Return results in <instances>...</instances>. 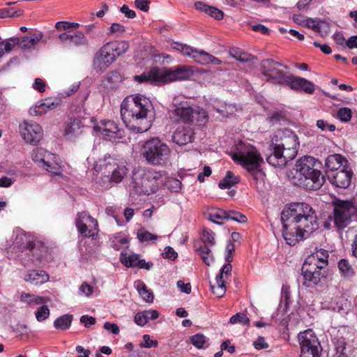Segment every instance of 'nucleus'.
Masks as SVG:
<instances>
[{"instance_id": "obj_1", "label": "nucleus", "mask_w": 357, "mask_h": 357, "mask_svg": "<svg viewBox=\"0 0 357 357\" xmlns=\"http://www.w3.org/2000/svg\"><path fill=\"white\" fill-rule=\"evenodd\" d=\"M283 237L289 245L307 238L319 228L317 215L306 203H295L281 213Z\"/></svg>"}, {"instance_id": "obj_2", "label": "nucleus", "mask_w": 357, "mask_h": 357, "mask_svg": "<svg viewBox=\"0 0 357 357\" xmlns=\"http://www.w3.org/2000/svg\"><path fill=\"white\" fill-rule=\"evenodd\" d=\"M121 115L126 126L136 133L149 130L153 121L152 104L140 95L128 97L123 101Z\"/></svg>"}, {"instance_id": "obj_3", "label": "nucleus", "mask_w": 357, "mask_h": 357, "mask_svg": "<svg viewBox=\"0 0 357 357\" xmlns=\"http://www.w3.org/2000/svg\"><path fill=\"white\" fill-rule=\"evenodd\" d=\"M299 147L297 135L289 130L278 131L272 138L271 153L267 155V162L278 167H284L289 161L294 159Z\"/></svg>"}, {"instance_id": "obj_4", "label": "nucleus", "mask_w": 357, "mask_h": 357, "mask_svg": "<svg viewBox=\"0 0 357 357\" xmlns=\"http://www.w3.org/2000/svg\"><path fill=\"white\" fill-rule=\"evenodd\" d=\"M321 165V162L312 156L305 155L301 158L295 165L296 173L292 177L293 183L307 190L319 189L325 181L319 170Z\"/></svg>"}, {"instance_id": "obj_5", "label": "nucleus", "mask_w": 357, "mask_h": 357, "mask_svg": "<svg viewBox=\"0 0 357 357\" xmlns=\"http://www.w3.org/2000/svg\"><path fill=\"white\" fill-rule=\"evenodd\" d=\"M93 179L103 189H109L114 185L120 183L128 174V169L125 165L117 163L107 162L104 165H96Z\"/></svg>"}, {"instance_id": "obj_6", "label": "nucleus", "mask_w": 357, "mask_h": 357, "mask_svg": "<svg viewBox=\"0 0 357 357\" xmlns=\"http://www.w3.org/2000/svg\"><path fill=\"white\" fill-rule=\"evenodd\" d=\"M161 182V172L138 169L132 174L131 188L137 194L150 195L157 191Z\"/></svg>"}, {"instance_id": "obj_7", "label": "nucleus", "mask_w": 357, "mask_h": 357, "mask_svg": "<svg viewBox=\"0 0 357 357\" xmlns=\"http://www.w3.org/2000/svg\"><path fill=\"white\" fill-rule=\"evenodd\" d=\"M172 151L169 146L158 137L146 141L142 149V155L146 160L153 165H163L167 163Z\"/></svg>"}, {"instance_id": "obj_8", "label": "nucleus", "mask_w": 357, "mask_h": 357, "mask_svg": "<svg viewBox=\"0 0 357 357\" xmlns=\"http://www.w3.org/2000/svg\"><path fill=\"white\" fill-rule=\"evenodd\" d=\"M231 155L235 162L244 166L254 178H257V175L259 174V164L262 158L255 146L240 143L237 146L236 151Z\"/></svg>"}, {"instance_id": "obj_9", "label": "nucleus", "mask_w": 357, "mask_h": 357, "mask_svg": "<svg viewBox=\"0 0 357 357\" xmlns=\"http://www.w3.org/2000/svg\"><path fill=\"white\" fill-rule=\"evenodd\" d=\"M261 73L266 77V81L273 84H287L289 75L282 68L287 67L271 59H264L260 63Z\"/></svg>"}, {"instance_id": "obj_10", "label": "nucleus", "mask_w": 357, "mask_h": 357, "mask_svg": "<svg viewBox=\"0 0 357 357\" xmlns=\"http://www.w3.org/2000/svg\"><path fill=\"white\" fill-rule=\"evenodd\" d=\"M301 349V357H320L322 347L321 343L312 329L301 332L298 335Z\"/></svg>"}, {"instance_id": "obj_11", "label": "nucleus", "mask_w": 357, "mask_h": 357, "mask_svg": "<svg viewBox=\"0 0 357 357\" xmlns=\"http://www.w3.org/2000/svg\"><path fill=\"white\" fill-rule=\"evenodd\" d=\"M173 48L181 52L183 55L190 56L196 63L201 65L218 66L222 61L212 54L204 51L193 49L192 47L179 43H174Z\"/></svg>"}, {"instance_id": "obj_12", "label": "nucleus", "mask_w": 357, "mask_h": 357, "mask_svg": "<svg viewBox=\"0 0 357 357\" xmlns=\"http://www.w3.org/2000/svg\"><path fill=\"white\" fill-rule=\"evenodd\" d=\"M33 160L46 171L54 175L61 173V166L55 161V155L42 148H37L32 151Z\"/></svg>"}, {"instance_id": "obj_13", "label": "nucleus", "mask_w": 357, "mask_h": 357, "mask_svg": "<svg viewBox=\"0 0 357 357\" xmlns=\"http://www.w3.org/2000/svg\"><path fill=\"white\" fill-rule=\"evenodd\" d=\"M173 114L176 121L190 123L194 120L198 121L206 118V112L198 107L190 105L188 102H181L174 109Z\"/></svg>"}, {"instance_id": "obj_14", "label": "nucleus", "mask_w": 357, "mask_h": 357, "mask_svg": "<svg viewBox=\"0 0 357 357\" xmlns=\"http://www.w3.org/2000/svg\"><path fill=\"white\" fill-rule=\"evenodd\" d=\"M356 208L354 205L347 201L337 203L334 208L333 222L338 229L345 228L351 222V217L354 215Z\"/></svg>"}, {"instance_id": "obj_15", "label": "nucleus", "mask_w": 357, "mask_h": 357, "mask_svg": "<svg viewBox=\"0 0 357 357\" xmlns=\"http://www.w3.org/2000/svg\"><path fill=\"white\" fill-rule=\"evenodd\" d=\"M78 231L85 237L96 238L98 233V221L86 211L78 213L75 220Z\"/></svg>"}, {"instance_id": "obj_16", "label": "nucleus", "mask_w": 357, "mask_h": 357, "mask_svg": "<svg viewBox=\"0 0 357 357\" xmlns=\"http://www.w3.org/2000/svg\"><path fill=\"white\" fill-rule=\"evenodd\" d=\"M160 70L162 84L188 79L194 74L192 68L185 65L178 66L174 68H160Z\"/></svg>"}, {"instance_id": "obj_17", "label": "nucleus", "mask_w": 357, "mask_h": 357, "mask_svg": "<svg viewBox=\"0 0 357 357\" xmlns=\"http://www.w3.org/2000/svg\"><path fill=\"white\" fill-rule=\"evenodd\" d=\"M20 133L27 144L37 145L43 136L42 127L36 122L24 121L19 126Z\"/></svg>"}, {"instance_id": "obj_18", "label": "nucleus", "mask_w": 357, "mask_h": 357, "mask_svg": "<svg viewBox=\"0 0 357 357\" xmlns=\"http://www.w3.org/2000/svg\"><path fill=\"white\" fill-rule=\"evenodd\" d=\"M94 130L101 137L112 142L123 138V131L113 121L102 120L93 126Z\"/></svg>"}, {"instance_id": "obj_19", "label": "nucleus", "mask_w": 357, "mask_h": 357, "mask_svg": "<svg viewBox=\"0 0 357 357\" xmlns=\"http://www.w3.org/2000/svg\"><path fill=\"white\" fill-rule=\"evenodd\" d=\"M302 275L304 278L303 284L307 287L318 284L321 279L326 278L325 269H319V265H313L304 262L302 266Z\"/></svg>"}, {"instance_id": "obj_20", "label": "nucleus", "mask_w": 357, "mask_h": 357, "mask_svg": "<svg viewBox=\"0 0 357 357\" xmlns=\"http://www.w3.org/2000/svg\"><path fill=\"white\" fill-rule=\"evenodd\" d=\"M115 60L116 58L107 43L100 50L94 59V69L97 73H102Z\"/></svg>"}, {"instance_id": "obj_21", "label": "nucleus", "mask_w": 357, "mask_h": 357, "mask_svg": "<svg viewBox=\"0 0 357 357\" xmlns=\"http://www.w3.org/2000/svg\"><path fill=\"white\" fill-rule=\"evenodd\" d=\"M59 42L66 46H85L88 45V39L82 31H64L59 34Z\"/></svg>"}, {"instance_id": "obj_22", "label": "nucleus", "mask_w": 357, "mask_h": 357, "mask_svg": "<svg viewBox=\"0 0 357 357\" xmlns=\"http://www.w3.org/2000/svg\"><path fill=\"white\" fill-rule=\"evenodd\" d=\"M286 84L294 90L301 89L310 94H312L314 91V84L312 82L294 75H289Z\"/></svg>"}, {"instance_id": "obj_23", "label": "nucleus", "mask_w": 357, "mask_h": 357, "mask_svg": "<svg viewBox=\"0 0 357 357\" xmlns=\"http://www.w3.org/2000/svg\"><path fill=\"white\" fill-rule=\"evenodd\" d=\"M328 252L326 250L320 248L310 255L304 262L319 265V269H325L328 264Z\"/></svg>"}, {"instance_id": "obj_24", "label": "nucleus", "mask_w": 357, "mask_h": 357, "mask_svg": "<svg viewBox=\"0 0 357 357\" xmlns=\"http://www.w3.org/2000/svg\"><path fill=\"white\" fill-rule=\"evenodd\" d=\"M194 132L190 127L181 126L176 128L172 135V140L179 146H184L192 142Z\"/></svg>"}, {"instance_id": "obj_25", "label": "nucleus", "mask_w": 357, "mask_h": 357, "mask_svg": "<svg viewBox=\"0 0 357 357\" xmlns=\"http://www.w3.org/2000/svg\"><path fill=\"white\" fill-rule=\"evenodd\" d=\"M84 126L79 118L70 119L65 124L64 135L69 139H73L82 133Z\"/></svg>"}, {"instance_id": "obj_26", "label": "nucleus", "mask_w": 357, "mask_h": 357, "mask_svg": "<svg viewBox=\"0 0 357 357\" xmlns=\"http://www.w3.org/2000/svg\"><path fill=\"white\" fill-rule=\"evenodd\" d=\"M134 79L139 83L151 82L156 84H162L160 68L155 67L149 72H144L142 75H135Z\"/></svg>"}, {"instance_id": "obj_27", "label": "nucleus", "mask_w": 357, "mask_h": 357, "mask_svg": "<svg viewBox=\"0 0 357 357\" xmlns=\"http://www.w3.org/2000/svg\"><path fill=\"white\" fill-rule=\"evenodd\" d=\"M330 179L333 185L340 188H347L351 183V173L342 169L337 172Z\"/></svg>"}, {"instance_id": "obj_28", "label": "nucleus", "mask_w": 357, "mask_h": 357, "mask_svg": "<svg viewBox=\"0 0 357 357\" xmlns=\"http://www.w3.org/2000/svg\"><path fill=\"white\" fill-rule=\"evenodd\" d=\"M24 280L32 284L39 285L49 280V275L44 271L32 270L27 272Z\"/></svg>"}, {"instance_id": "obj_29", "label": "nucleus", "mask_w": 357, "mask_h": 357, "mask_svg": "<svg viewBox=\"0 0 357 357\" xmlns=\"http://www.w3.org/2000/svg\"><path fill=\"white\" fill-rule=\"evenodd\" d=\"M48 298L43 296H39L35 294L22 292L20 296L21 302L30 307H34L47 303Z\"/></svg>"}, {"instance_id": "obj_30", "label": "nucleus", "mask_w": 357, "mask_h": 357, "mask_svg": "<svg viewBox=\"0 0 357 357\" xmlns=\"http://www.w3.org/2000/svg\"><path fill=\"white\" fill-rule=\"evenodd\" d=\"M337 267L341 276L346 279H351L356 275V270L348 259H342L338 261Z\"/></svg>"}, {"instance_id": "obj_31", "label": "nucleus", "mask_w": 357, "mask_h": 357, "mask_svg": "<svg viewBox=\"0 0 357 357\" xmlns=\"http://www.w3.org/2000/svg\"><path fill=\"white\" fill-rule=\"evenodd\" d=\"M347 162V160L340 154H333L326 159V167L331 171L338 170Z\"/></svg>"}, {"instance_id": "obj_32", "label": "nucleus", "mask_w": 357, "mask_h": 357, "mask_svg": "<svg viewBox=\"0 0 357 357\" xmlns=\"http://www.w3.org/2000/svg\"><path fill=\"white\" fill-rule=\"evenodd\" d=\"M135 287L144 301L147 303H152L153 301L154 296L153 291L147 288L146 284L142 280L135 281Z\"/></svg>"}, {"instance_id": "obj_33", "label": "nucleus", "mask_w": 357, "mask_h": 357, "mask_svg": "<svg viewBox=\"0 0 357 357\" xmlns=\"http://www.w3.org/2000/svg\"><path fill=\"white\" fill-rule=\"evenodd\" d=\"M108 45L116 59L126 53L129 49V43L126 41L110 42L108 43Z\"/></svg>"}, {"instance_id": "obj_34", "label": "nucleus", "mask_w": 357, "mask_h": 357, "mask_svg": "<svg viewBox=\"0 0 357 357\" xmlns=\"http://www.w3.org/2000/svg\"><path fill=\"white\" fill-rule=\"evenodd\" d=\"M211 289L214 295L218 298L222 297L226 291L225 280H222V276H216L215 282L211 283Z\"/></svg>"}, {"instance_id": "obj_35", "label": "nucleus", "mask_w": 357, "mask_h": 357, "mask_svg": "<svg viewBox=\"0 0 357 357\" xmlns=\"http://www.w3.org/2000/svg\"><path fill=\"white\" fill-rule=\"evenodd\" d=\"M227 211L216 208L213 209L208 213V220L217 225H222L227 220Z\"/></svg>"}, {"instance_id": "obj_36", "label": "nucleus", "mask_w": 357, "mask_h": 357, "mask_svg": "<svg viewBox=\"0 0 357 357\" xmlns=\"http://www.w3.org/2000/svg\"><path fill=\"white\" fill-rule=\"evenodd\" d=\"M120 260L127 267H139L141 262L139 255L136 254L127 255L121 253Z\"/></svg>"}, {"instance_id": "obj_37", "label": "nucleus", "mask_w": 357, "mask_h": 357, "mask_svg": "<svg viewBox=\"0 0 357 357\" xmlns=\"http://www.w3.org/2000/svg\"><path fill=\"white\" fill-rule=\"evenodd\" d=\"M240 179L238 177L235 176L231 172L228 171L227 172L226 176L223 178L222 181H220L219 187L221 189L229 188L231 186H234V185L238 183Z\"/></svg>"}, {"instance_id": "obj_38", "label": "nucleus", "mask_w": 357, "mask_h": 357, "mask_svg": "<svg viewBox=\"0 0 357 357\" xmlns=\"http://www.w3.org/2000/svg\"><path fill=\"white\" fill-rule=\"evenodd\" d=\"M137 237L141 243H155L159 238L158 236L149 232L144 228H141L137 231Z\"/></svg>"}, {"instance_id": "obj_39", "label": "nucleus", "mask_w": 357, "mask_h": 357, "mask_svg": "<svg viewBox=\"0 0 357 357\" xmlns=\"http://www.w3.org/2000/svg\"><path fill=\"white\" fill-rule=\"evenodd\" d=\"M73 315L65 314L59 317L54 321V326L56 329L66 330L68 329L72 323Z\"/></svg>"}, {"instance_id": "obj_40", "label": "nucleus", "mask_w": 357, "mask_h": 357, "mask_svg": "<svg viewBox=\"0 0 357 357\" xmlns=\"http://www.w3.org/2000/svg\"><path fill=\"white\" fill-rule=\"evenodd\" d=\"M216 111L223 117L232 115L237 111L236 105L231 104H221L215 107Z\"/></svg>"}, {"instance_id": "obj_41", "label": "nucleus", "mask_w": 357, "mask_h": 357, "mask_svg": "<svg viewBox=\"0 0 357 357\" xmlns=\"http://www.w3.org/2000/svg\"><path fill=\"white\" fill-rule=\"evenodd\" d=\"M199 256L202 259L203 261L207 266H210L214 261V257L211 252V248L206 247H199L197 250Z\"/></svg>"}, {"instance_id": "obj_42", "label": "nucleus", "mask_w": 357, "mask_h": 357, "mask_svg": "<svg viewBox=\"0 0 357 357\" xmlns=\"http://www.w3.org/2000/svg\"><path fill=\"white\" fill-rule=\"evenodd\" d=\"M215 234L211 230L204 229L202 235V247L211 248L215 245Z\"/></svg>"}, {"instance_id": "obj_43", "label": "nucleus", "mask_w": 357, "mask_h": 357, "mask_svg": "<svg viewBox=\"0 0 357 357\" xmlns=\"http://www.w3.org/2000/svg\"><path fill=\"white\" fill-rule=\"evenodd\" d=\"M48 112V109L45 107L44 102L40 100L38 101L30 107L29 112L31 116H41Z\"/></svg>"}, {"instance_id": "obj_44", "label": "nucleus", "mask_w": 357, "mask_h": 357, "mask_svg": "<svg viewBox=\"0 0 357 357\" xmlns=\"http://www.w3.org/2000/svg\"><path fill=\"white\" fill-rule=\"evenodd\" d=\"M12 43H14V47L19 46L21 49H31V42L29 36L22 38H10Z\"/></svg>"}, {"instance_id": "obj_45", "label": "nucleus", "mask_w": 357, "mask_h": 357, "mask_svg": "<svg viewBox=\"0 0 357 357\" xmlns=\"http://www.w3.org/2000/svg\"><path fill=\"white\" fill-rule=\"evenodd\" d=\"M50 314V311L48 307L44 304L38 307L35 312L36 318L38 321H43L47 319Z\"/></svg>"}, {"instance_id": "obj_46", "label": "nucleus", "mask_w": 357, "mask_h": 357, "mask_svg": "<svg viewBox=\"0 0 357 357\" xmlns=\"http://www.w3.org/2000/svg\"><path fill=\"white\" fill-rule=\"evenodd\" d=\"M229 323L231 324L249 325L250 319L244 313H237L230 318Z\"/></svg>"}, {"instance_id": "obj_47", "label": "nucleus", "mask_w": 357, "mask_h": 357, "mask_svg": "<svg viewBox=\"0 0 357 357\" xmlns=\"http://www.w3.org/2000/svg\"><path fill=\"white\" fill-rule=\"evenodd\" d=\"M227 220H231L239 223H245L247 221V218L245 215L236 211H227Z\"/></svg>"}, {"instance_id": "obj_48", "label": "nucleus", "mask_w": 357, "mask_h": 357, "mask_svg": "<svg viewBox=\"0 0 357 357\" xmlns=\"http://www.w3.org/2000/svg\"><path fill=\"white\" fill-rule=\"evenodd\" d=\"M13 49L14 43H12L10 38L0 42V59L4 54L10 53Z\"/></svg>"}, {"instance_id": "obj_49", "label": "nucleus", "mask_w": 357, "mask_h": 357, "mask_svg": "<svg viewBox=\"0 0 357 357\" xmlns=\"http://www.w3.org/2000/svg\"><path fill=\"white\" fill-rule=\"evenodd\" d=\"M229 54L234 59L240 61H248L250 60V55L239 51L236 48H232L229 50Z\"/></svg>"}, {"instance_id": "obj_50", "label": "nucleus", "mask_w": 357, "mask_h": 357, "mask_svg": "<svg viewBox=\"0 0 357 357\" xmlns=\"http://www.w3.org/2000/svg\"><path fill=\"white\" fill-rule=\"evenodd\" d=\"M352 116V112L351 109L348 107L340 108L337 113V117L341 121L348 122L350 121Z\"/></svg>"}, {"instance_id": "obj_51", "label": "nucleus", "mask_w": 357, "mask_h": 357, "mask_svg": "<svg viewBox=\"0 0 357 357\" xmlns=\"http://www.w3.org/2000/svg\"><path fill=\"white\" fill-rule=\"evenodd\" d=\"M192 344L198 349H202L204 347V344L206 342V337L203 334H196L190 337Z\"/></svg>"}, {"instance_id": "obj_52", "label": "nucleus", "mask_w": 357, "mask_h": 357, "mask_svg": "<svg viewBox=\"0 0 357 357\" xmlns=\"http://www.w3.org/2000/svg\"><path fill=\"white\" fill-rule=\"evenodd\" d=\"M17 238H20L21 241H26V243H22L24 247L30 250L31 251H33L36 247L35 243L32 241V237L30 235L26 234H23L19 235Z\"/></svg>"}, {"instance_id": "obj_53", "label": "nucleus", "mask_w": 357, "mask_h": 357, "mask_svg": "<svg viewBox=\"0 0 357 357\" xmlns=\"http://www.w3.org/2000/svg\"><path fill=\"white\" fill-rule=\"evenodd\" d=\"M143 342L139 344L141 347L151 348L156 347L158 345V342L155 340H151V336L148 334L143 335Z\"/></svg>"}, {"instance_id": "obj_54", "label": "nucleus", "mask_w": 357, "mask_h": 357, "mask_svg": "<svg viewBox=\"0 0 357 357\" xmlns=\"http://www.w3.org/2000/svg\"><path fill=\"white\" fill-rule=\"evenodd\" d=\"M166 185L167 188L172 192H178L181 189L182 186L181 181L174 178H169Z\"/></svg>"}, {"instance_id": "obj_55", "label": "nucleus", "mask_w": 357, "mask_h": 357, "mask_svg": "<svg viewBox=\"0 0 357 357\" xmlns=\"http://www.w3.org/2000/svg\"><path fill=\"white\" fill-rule=\"evenodd\" d=\"M22 14V10L13 11L11 8H3L0 10V18L7 17H19Z\"/></svg>"}, {"instance_id": "obj_56", "label": "nucleus", "mask_w": 357, "mask_h": 357, "mask_svg": "<svg viewBox=\"0 0 357 357\" xmlns=\"http://www.w3.org/2000/svg\"><path fill=\"white\" fill-rule=\"evenodd\" d=\"M162 257L164 259L174 261L178 257V254L172 247L167 246L165 249V252L162 253Z\"/></svg>"}, {"instance_id": "obj_57", "label": "nucleus", "mask_w": 357, "mask_h": 357, "mask_svg": "<svg viewBox=\"0 0 357 357\" xmlns=\"http://www.w3.org/2000/svg\"><path fill=\"white\" fill-rule=\"evenodd\" d=\"M134 321L136 324L143 326L148 322V317L144 313V310L137 313L134 317Z\"/></svg>"}, {"instance_id": "obj_58", "label": "nucleus", "mask_w": 357, "mask_h": 357, "mask_svg": "<svg viewBox=\"0 0 357 357\" xmlns=\"http://www.w3.org/2000/svg\"><path fill=\"white\" fill-rule=\"evenodd\" d=\"M232 266L230 262H227L225 264L222 268L220 269V274L217 276H222V280H225L227 278L228 275H230L231 273Z\"/></svg>"}, {"instance_id": "obj_59", "label": "nucleus", "mask_w": 357, "mask_h": 357, "mask_svg": "<svg viewBox=\"0 0 357 357\" xmlns=\"http://www.w3.org/2000/svg\"><path fill=\"white\" fill-rule=\"evenodd\" d=\"M42 101L44 102L45 107H46V109H47L48 111L52 110V109L56 108L59 105V100L53 99L51 98L45 99L44 100H42Z\"/></svg>"}, {"instance_id": "obj_60", "label": "nucleus", "mask_w": 357, "mask_h": 357, "mask_svg": "<svg viewBox=\"0 0 357 357\" xmlns=\"http://www.w3.org/2000/svg\"><path fill=\"white\" fill-rule=\"evenodd\" d=\"M125 31H126L125 26L119 23L112 24L110 29H109L110 33H113V34L121 35L123 33H124Z\"/></svg>"}, {"instance_id": "obj_61", "label": "nucleus", "mask_w": 357, "mask_h": 357, "mask_svg": "<svg viewBox=\"0 0 357 357\" xmlns=\"http://www.w3.org/2000/svg\"><path fill=\"white\" fill-rule=\"evenodd\" d=\"M210 16L213 17L215 20H221L223 18V12L215 7L211 6V8H208V13Z\"/></svg>"}, {"instance_id": "obj_62", "label": "nucleus", "mask_w": 357, "mask_h": 357, "mask_svg": "<svg viewBox=\"0 0 357 357\" xmlns=\"http://www.w3.org/2000/svg\"><path fill=\"white\" fill-rule=\"evenodd\" d=\"M43 33L41 31H37L33 33L31 35V37H29L30 43L31 47L33 48L43 38Z\"/></svg>"}, {"instance_id": "obj_63", "label": "nucleus", "mask_w": 357, "mask_h": 357, "mask_svg": "<svg viewBox=\"0 0 357 357\" xmlns=\"http://www.w3.org/2000/svg\"><path fill=\"white\" fill-rule=\"evenodd\" d=\"M150 0H135V5L139 10L147 12L149 10Z\"/></svg>"}, {"instance_id": "obj_64", "label": "nucleus", "mask_w": 357, "mask_h": 357, "mask_svg": "<svg viewBox=\"0 0 357 357\" xmlns=\"http://www.w3.org/2000/svg\"><path fill=\"white\" fill-rule=\"evenodd\" d=\"M317 126L321 130L327 129L329 131H333L335 129V126L333 124H330L324 120H318L317 121Z\"/></svg>"}]
</instances>
